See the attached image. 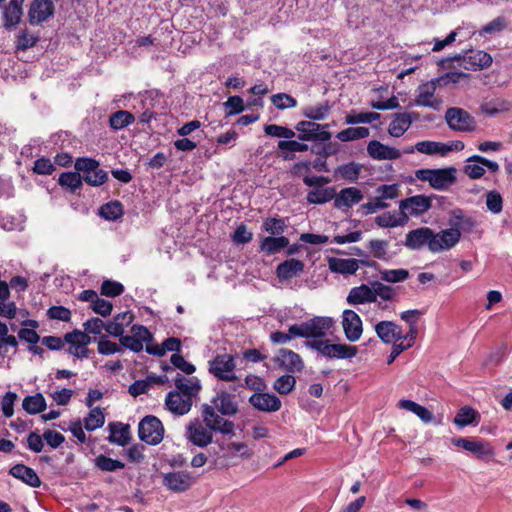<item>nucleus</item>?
<instances>
[{"instance_id":"obj_1","label":"nucleus","mask_w":512,"mask_h":512,"mask_svg":"<svg viewBox=\"0 0 512 512\" xmlns=\"http://www.w3.org/2000/svg\"><path fill=\"white\" fill-rule=\"evenodd\" d=\"M492 57L490 54L482 50H470L465 54H457L453 57L443 58L438 62V65L443 69H453L460 67L465 70H481L490 66Z\"/></svg>"},{"instance_id":"obj_2","label":"nucleus","mask_w":512,"mask_h":512,"mask_svg":"<svg viewBox=\"0 0 512 512\" xmlns=\"http://www.w3.org/2000/svg\"><path fill=\"white\" fill-rule=\"evenodd\" d=\"M334 325L331 317L315 316L300 324L289 326L288 332L297 337L306 339H320L326 337Z\"/></svg>"},{"instance_id":"obj_3","label":"nucleus","mask_w":512,"mask_h":512,"mask_svg":"<svg viewBox=\"0 0 512 512\" xmlns=\"http://www.w3.org/2000/svg\"><path fill=\"white\" fill-rule=\"evenodd\" d=\"M305 346L328 359H350L355 357L358 353L356 346L332 343L328 339L307 340Z\"/></svg>"},{"instance_id":"obj_4","label":"nucleus","mask_w":512,"mask_h":512,"mask_svg":"<svg viewBox=\"0 0 512 512\" xmlns=\"http://www.w3.org/2000/svg\"><path fill=\"white\" fill-rule=\"evenodd\" d=\"M418 180L426 181L429 185L439 191H444L456 183L457 169L455 167L437 169H419L415 172Z\"/></svg>"},{"instance_id":"obj_5","label":"nucleus","mask_w":512,"mask_h":512,"mask_svg":"<svg viewBox=\"0 0 512 512\" xmlns=\"http://www.w3.org/2000/svg\"><path fill=\"white\" fill-rule=\"evenodd\" d=\"M75 169L81 174L82 180L90 186H100L108 179L107 172L101 169L99 162L92 158H77Z\"/></svg>"},{"instance_id":"obj_6","label":"nucleus","mask_w":512,"mask_h":512,"mask_svg":"<svg viewBox=\"0 0 512 512\" xmlns=\"http://www.w3.org/2000/svg\"><path fill=\"white\" fill-rule=\"evenodd\" d=\"M235 358L231 354H219L209 361V372L219 380L232 382L237 380Z\"/></svg>"},{"instance_id":"obj_7","label":"nucleus","mask_w":512,"mask_h":512,"mask_svg":"<svg viewBox=\"0 0 512 512\" xmlns=\"http://www.w3.org/2000/svg\"><path fill=\"white\" fill-rule=\"evenodd\" d=\"M201 418L210 426L214 433L233 436L235 424L233 421L225 419L210 404L201 405Z\"/></svg>"},{"instance_id":"obj_8","label":"nucleus","mask_w":512,"mask_h":512,"mask_svg":"<svg viewBox=\"0 0 512 512\" xmlns=\"http://www.w3.org/2000/svg\"><path fill=\"white\" fill-rule=\"evenodd\" d=\"M138 435L141 441L149 445H157L164 437L163 424L157 417L147 415L138 425Z\"/></svg>"},{"instance_id":"obj_9","label":"nucleus","mask_w":512,"mask_h":512,"mask_svg":"<svg viewBox=\"0 0 512 512\" xmlns=\"http://www.w3.org/2000/svg\"><path fill=\"white\" fill-rule=\"evenodd\" d=\"M186 439L197 447H207L213 442L214 432L203 418H195L186 427Z\"/></svg>"},{"instance_id":"obj_10","label":"nucleus","mask_w":512,"mask_h":512,"mask_svg":"<svg viewBox=\"0 0 512 512\" xmlns=\"http://www.w3.org/2000/svg\"><path fill=\"white\" fill-rule=\"evenodd\" d=\"M438 85H440L439 80L436 78L421 84L417 89L416 98L409 104V107L415 105L428 107L437 111L440 110L442 106V100L435 97V92Z\"/></svg>"},{"instance_id":"obj_11","label":"nucleus","mask_w":512,"mask_h":512,"mask_svg":"<svg viewBox=\"0 0 512 512\" xmlns=\"http://www.w3.org/2000/svg\"><path fill=\"white\" fill-rule=\"evenodd\" d=\"M445 121L453 131L470 132L475 130L474 118L462 108L452 107L447 109Z\"/></svg>"},{"instance_id":"obj_12","label":"nucleus","mask_w":512,"mask_h":512,"mask_svg":"<svg viewBox=\"0 0 512 512\" xmlns=\"http://www.w3.org/2000/svg\"><path fill=\"white\" fill-rule=\"evenodd\" d=\"M329 125H320L312 121H300L296 125V130L299 132L298 138L302 141H328L331 138V133L324 130Z\"/></svg>"},{"instance_id":"obj_13","label":"nucleus","mask_w":512,"mask_h":512,"mask_svg":"<svg viewBox=\"0 0 512 512\" xmlns=\"http://www.w3.org/2000/svg\"><path fill=\"white\" fill-rule=\"evenodd\" d=\"M460 238L461 233L458 228L445 229L439 233L432 231L430 251L432 253H438L449 250L459 242Z\"/></svg>"},{"instance_id":"obj_14","label":"nucleus","mask_w":512,"mask_h":512,"mask_svg":"<svg viewBox=\"0 0 512 512\" xmlns=\"http://www.w3.org/2000/svg\"><path fill=\"white\" fill-rule=\"evenodd\" d=\"M342 329L346 339L349 342L358 341L363 333V324L360 316L351 309H346L342 313Z\"/></svg>"},{"instance_id":"obj_15","label":"nucleus","mask_w":512,"mask_h":512,"mask_svg":"<svg viewBox=\"0 0 512 512\" xmlns=\"http://www.w3.org/2000/svg\"><path fill=\"white\" fill-rule=\"evenodd\" d=\"M399 208L403 214V219L406 221L408 215L419 216L427 212L431 208V198L424 195H416L399 203Z\"/></svg>"},{"instance_id":"obj_16","label":"nucleus","mask_w":512,"mask_h":512,"mask_svg":"<svg viewBox=\"0 0 512 512\" xmlns=\"http://www.w3.org/2000/svg\"><path fill=\"white\" fill-rule=\"evenodd\" d=\"M452 444L466 451L471 452L481 459L491 458L494 456V450L488 442L482 440H471L469 438L455 437L452 438Z\"/></svg>"},{"instance_id":"obj_17","label":"nucleus","mask_w":512,"mask_h":512,"mask_svg":"<svg viewBox=\"0 0 512 512\" xmlns=\"http://www.w3.org/2000/svg\"><path fill=\"white\" fill-rule=\"evenodd\" d=\"M364 265L367 267H373L376 263L373 261L366 260H358L354 258L343 259L330 257L328 258V267L331 272L343 274V275H352L355 274L359 269V265Z\"/></svg>"},{"instance_id":"obj_18","label":"nucleus","mask_w":512,"mask_h":512,"mask_svg":"<svg viewBox=\"0 0 512 512\" xmlns=\"http://www.w3.org/2000/svg\"><path fill=\"white\" fill-rule=\"evenodd\" d=\"M211 406L223 416H234L239 407L236 396L227 391H219L211 400Z\"/></svg>"},{"instance_id":"obj_19","label":"nucleus","mask_w":512,"mask_h":512,"mask_svg":"<svg viewBox=\"0 0 512 512\" xmlns=\"http://www.w3.org/2000/svg\"><path fill=\"white\" fill-rule=\"evenodd\" d=\"M194 483V477L186 471H173L164 474L163 484L173 492H185Z\"/></svg>"},{"instance_id":"obj_20","label":"nucleus","mask_w":512,"mask_h":512,"mask_svg":"<svg viewBox=\"0 0 512 512\" xmlns=\"http://www.w3.org/2000/svg\"><path fill=\"white\" fill-rule=\"evenodd\" d=\"M55 6L52 0H34L28 11L29 22L37 25L53 16Z\"/></svg>"},{"instance_id":"obj_21","label":"nucleus","mask_w":512,"mask_h":512,"mask_svg":"<svg viewBox=\"0 0 512 512\" xmlns=\"http://www.w3.org/2000/svg\"><path fill=\"white\" fill-rule=\"evenodd\" d=\"M165 406L175 415H185L192 407V400L178 391H170L165 398Z\"/></svg>"},{"instance_id":"obj_22","label":"nucleus","mask_w":512,"mask_h":512,"mask_svg":"<svg viewBox=\"0 0 512 512\" xmlns=\"http://www.w3.org/2000/svg\"><path fill=\"white\" fill-rule=\"evenodd\" d=\"M249 403L262 412H276L281 408V400L269 393H254L250 396Z\"/></svg>"},{"instance_id":"obj_23","label":"nucleus","mask_w":512,"mask_h":512,"mask_svg":"<svg viewBox=\"0 0 512 512\" xmlns=\"http://www.w3.org/2000/svg\"><path fill=\"white\" fill-rule=\"evenodd\" d=\"M419 115L417 113H396L393 115V120L390 122L388 127V133L392 137L402 136L411 126L413 121L418 120Z\"/></svg>"},{"instance_id":"obj_24","label":"nucleus","mask_w":512,"mask_h":512,"mask_svg":"<svg viewBox=\"0 0 512 512\" xmlns=\"http://www.w3.org/2000/svg\"><path fill=\"white\" fill-rule=\"evenodd\" d=\"M276 362L281 368L291 373L300 372L304 368L300 355L286 348L279 350Z\"/></svg>"},{"instance_id":"obj_25","label":"nucleus","mask_w":512,"mask_h":512,"mask_svg":"<svg viewBox=\"0 0 512 512\" xmlns=\"http://www.w3.org/2000/svg\"><path fill=\"white\" fill-rule=\"evenodd\" d=\"M431 237L432 230L428 227L411 230L406 235L405 246L412 250H419L424 245H427L430 250Z\"/></svg>"},{"instance_id":"obj_26","label":"nucleus","mask_w":512,"mask_h":512,"mask_svg":"<svg viewBox=\"0 0 512 512\" xmlns=\"http://www.w3.org/2000/svg\"><path fill=\"white\" fill-rule=\"evenodd\" d=\"M375 332L385 344H391L402 339L401 327L392 321H380L375 325Z\"/></svg>"},{"instance_id":"obj_27","label":"nucleus","mask_w":512,"mask_h":512,"mask_svg":"<svg viewBox=\"0 0 512 512\" xmlns=\"http://www.w3.org/2000/svg\"><path fill=\"white\" fill-rule=\"evenodd\" d=\"M363 193L356 187H348L335 194L334 206L337 209H349L352 205L359 203L363 199Z\"/></svg>"},{"instance_id":"obj_28","label":"nucleus","mask_w":512,"mask_h":512,"mask_svg":"<svg viewBox=\"0 0 512 512\" xmlns=\"http://www.w3.org/2000/svg\"><path fill=\"white\" fill-rule=\"evenodd\" d=\"M303 261L291 258L281 262L276 268V276L280 281L290 280L304 271Z\"/></svg>"},{"instance_id":"obj_29","label":"nucleus","mask_w":512,"mask_h":512,"mask_svg":"<svg viewBox=\"0 0 512 512\" xmlns=\"http://www.w3.org/2000/svg\"><path fill=\"white\" fill-rule=\"evenodd\" d=\"M367 152L371 158L376 160H394L401 157V152L398 149L384 145L377 140L369 142Z\"/></svg>"},{"instance_id":"obj_30","label":"nucleus","mask_w":512,"mask_h":512,"mask_svg":"<svg viewBox=\"0 0 512 512\" xmlns=\"http://www.w3.org/2000/svg\"><path fill=\"white\" fill-rule=\"evenodd\" d=\"M372 286L369 287L366 284H362L357 287H353L347 298L346 301L349 305H360V304H366V303H373L374 302V293H373Z\"/></svg>"},{"instance_id":"obj_31","label":"nucleus","mask_w":512,"mask_h":512,"mask_svg":"<svg viewBox=\"0 0 512 512\" xmlns=\"http://www.w3.org/2000/svg\"><path fill=\"white\" fill-rule=\"evenodd\" d=\"M9 474L33 488H37L41 485V480L37 473L32 468L27 467L24 464L14 465L10 469Z\"/></svg>"},{"instance_id":"obj_32","label":"nucleus","mask_w":512,"mask_h":512,"mask_svg":"<svg viewBox=\"0 0 512 512\" xmlns=\"http://www.w3.org/2000/svg\"><path fill=\"white\" fill-rule=\"evenodd\" d=\"M414 150H417L419 153L426 155L439 154L444 156L448 152L452 151V147L436 141H420L415 144L414 148H410L405 152L412 153Z\"/></svg>"},{"instance_id":"obj_33","label":"nucleus","mask_w":512,"mask_h":512,"mask_svg":"<svg viewBox=\"0 0 512 512\" xmlns=\"http://www.w3.org/2000/svg\"><path fill=\"white\" fill-rule=\"evenodd\" d=\"M175 386L181 394L189 397L191 400L195 397L200 389L201 385L197 378H185L180 374H177L175 379Z\"/></svg>"},{"instance_id":"obj_34","label":"nucleus","mask_w":512,"mask_h":512,"mask_svg":"<svg viewBox=\"0 0 512 512\" xmlns=\"http://www.w3.org/2000/svg\"><path fill=\"white\" fill-rule=\"evenodd\" d=\"M398 406L402 409L410 411L417 415L424 423H430L433 420V414L426 407L412 401V400H400Z\"/></svg>"},{"instance_id":"obj_35","label":"nucleus","mask_w":512,"mask_h":512,"mask_svg":"<svg viewBox=\"0 0 512 512\" xmlns=\"http://www.w3.org/2000/svg\"><path fill=\"white\" fill-rule=\"evenodd\" d=\"M23 409L31 415L41 413L46 410L47 404L44 396L41 393L27 396L22 401Z\"/></svg>"},{"instance_id":"obj_36","label":"nucleus","mask_w":512,"mask_h":512,"mask_svg":"<svg viewBox=\"0 0 512 512\" xmlns=\"http://www.w3.org/2000/svg\"><path fill=\"white\" fill-rule=\"evenodd\" d=\"M289 244V239L285 236L280 237H266L262 240L260 244L261 251L267 253L268 255L275 254L287 247Z\"/></svg>"},{"instance_id":"obj_37","label":"nucleus","mask_w":512,"mask_h":512,"mask_svg":"<svg viewBox=\"0 0 512 512\" xmlns=\"http://www.w3.org/2000/svg\"><path fill=\"white\" fill-rule=\"evenodd\" d=\"M111 434L109 441L120 446H125L130 441V426L124 424H110Z\"/></svg>"},{"instance_id":"obj_38","label":"nucleus","mask_w":512,"mask_h":512,"mask_svg":"<svg viewBox=\"0 0 512 512\" xmlns=\"http://www.w3.org/2000/svg\"><path fill=\"white\" fill-rule=\"evenodd\" d=\"M331 105L329 101H324L318 105H309L303 109V115L311 120L319 121L325 119L330 113Z\"/></svg>"},{"instance_id":"obj_39","label":"nucleus","mask_w":512,"mask_h":512,"mask_svg":"<svg viewBox=\"0 0 512 512\" xmlns=\"http://www.w3.org/2000/svg\"><path fill=\"white\" fill-rule=\"evenodd\" d=\"M335 198V190L332 187L320 188L308 192L306 199L311 204H325Z\"/></svg>"},{"instance_id":"obj_40","label":"nucleus","mask_w":512,"mask_h":512,"mask_svg":"<svg viewBox=\"0 0 512 512\" xmlns=\"http://www.w3.org/2000/svg\"><path fill=\"white\" fill-rule=\"evenodd\" d=\"M480 109L482 113L488 116H494L498 113L508 111L510 109V103L506 100L497 98L482 103Z\"/></svg>"},{"instance_id":"obj_41","label":"nucleus","mask_w":512,"mask_h":512,"mask_svg":"<svg viewBox=\"0 0 512 512\" xmlns=\"http://www.w3.org/2000/svg\"><path fill=\"white\" fill-rule=\"evenodd\" d=\"M134 121V115L126 110H119L113 113L109 118L110 126L116 130L123 129L132 124Z\"/></svg>"},{"instance_id":"obj_42","label":"nucleus","mask_w":512,"mask_h":512,"mask_svg":"<svg viewBox=\"0 0 512 512\" xmlns=\"http://www.w3.org/2000/svg\"><path fill=\"white\" fill-rule=\"evenodd\" d=\"M105 423V415L99 407L90 410L87 417L84 418L83 424L87 431H94Z\"/></svg>"},{"instance_id":"obj_43","label":"nucleus","mask_w":512,"mask_h":512,"mask_svg":"<svg viewBox=\"0 0 512 512\" xmlns=\"http://www.w3.org/2000/svg\"><path fill=\"white\" fill-rule=\"evenodd\" d=\"M361 168L362 165L355 162H350L339 166L335 170V174L350 182H356L359 178Z\"/></svg>"},{"instance_id":"obj_44","label":"nucleus","mask_w":512,"mask_h":512,"mask_svg":"<svg viewBox=\"0 0 512 512\" xmlns=\"http://www.w3.org/2000/svg\"><path fill=\"white\" fill-rule=\"evenodd\" d=\"M369 129L366 127L347 128L337 133L336 137L342 142L363 139L369 136Z\"/></svg>"},{"instance_id":"obj_45","label":"nucleus","mask_w":512,"mask_h":512,"mask_svg":"<svg viewBox=\"0 0 512 512\" xmlns=\"http://www.w3.org/2000/svg\"><path fill=\"white\" fill-rule=\"evenodd\" d=\"M82 177L81 174L76 172H64L59 176L58 183L62 187L70 188L71 192H75L78 188L82 186Z\"/></svg>"},{"instance_id":"obj_46","label":"nucleus","mask_w":512,"mask_h":512,"mask_svg":"<svg viewBox=\"0 0 512 512\" xmlns=\"http://www.w3.org/2000/svg\"><path fill=\"white\" fill-rule=\"evenodd\" d=\"M372 288L374 291V302L377 301V297H380L384 301H393L397 296L395 288L381 282L376 281L372 283Z\"/></svg>"},{"instance_id":"obj_47","label":"nucleus","mask_w":512,"mask_h":512,"mask_svg":"<svg viewBox=\"0 0 512 512\" xmlns=\"http://www.w3.org/2000/svg\"><path fill=\"white\" fill-rule=\"evenodd\" d=\"M95 465L102 471L113 472L116 470L123 469L125 464L119 460L112 459L103 454L95 458Z\"/></svg>"},{"instance_id":"obj_48","label":"nucleus","mask_w":512,"mask_h":512,"mask_svg":"<svg viewBox=\"0 0 512 512\" xmlns=\"http://www.w3.org/2000/svg\"><path fill=\"white\" fill-rule=\"evenodd\" d=\"M22 15V9L6 5L3 11L4 27L6 29L15 27L20 22Z\"/></svg>"},{"instance_id":"obj_49","label":"nucleus","mask_w":512,"mask_h":512,"mask_svg":"<svg viewBox=\"0 0 512 512\" xmlns=\"http://www.w3.org/2000/svg\"><path fill=\"white\" fill-rule=\"evenodd\" d=\"M123 214L122 205L118 201L104 204L100 208V215L107 220H116Z\"/></svg>"},{"instance_id":"obj_50","label":"nucleus","mask_w":512,"mask_h":512,"mask_svg":"<svg viewBox=\"0 0 512 512\" xmlns=\"http://www.w3.org/2000/svg\"><path fill=\"white\" fill-rule=\"evenodd\" d=\"M409 277V271L406 269H390L380 271L381 280L388 283H398L405 281Z\"/></svg>"},{"instance_id":"obj_51","label":"nucleus","mask_w":512,"mask_h":512,"mask_svg":"<svg viewBox=\"0 0 512 512\" xmlns=\"http://www.w3.org/2000/svg\"><path fill=\"white\" fill-rule=\"evenodd\" d=\"M476 416L477 412L474 409L465 406L458 411L453 422L459 427H465L471 424L475 420Z\"/></svg>"},{"instance_id":"obj_52","label":"nucleus","mask_w":512,"mask_h":512,"mask_svg":"<svg viewBox=\"0 0 512 512\" xmlns=\"http://www.w3.org/2000/svg\"><path fill=\"white\" fill-rule=\"evenodd\" d=\"M87 333L80 330H73L72 332L66 333L64 341L69 344H79V346H87L91 343L92 338Z\"/></svg>"},{"instance_id":"obj_53","label":"nucleus","mask_w":512,"mask_h":512,"mask_svg":"<svg viewBox=\"0 0 512 512\" xmlns=\"http://www.w3.org/2000/svg\"><path fill=\"white\" fill-rule=\"evenodd\" d=\"M264 132L268 136L285 139H292L295 136V132L292 129L276 124L265 125Z\"/></svg>"},{"instance_id":"obj_54","label":"nucleus","mask_w":512,"mask_h":512,"mask_svg":"<svg viewBox=\"0 0 512 512\" xmlns=\"http://www.w3.org/2000/svg\"><path fill=\"white\" fill-rule=\"evenodd\" d=\"M295 384V377L287 374L279 377L273 387L280 394H289L294 389Z\"/></svg>"},{"instance_id":"obj_55","label":"nucleus","mask_w":512,"mask_h":512,"mask_svg":"<svg viewBox=\"0 0 512 512\" xmlns=\"http://www.w3.org/2000/svg\"><path fill=\"white\" fill-rule=\"evenodd\" d=\"M371 254L380 260H387L388 242L385 240L373 239L368 243Z\"/></svg>"},{"instance_id":"obj_56","label":"nucleus","mask_w":512,"mask_h":512,"mask_svg":"<svg viewBox=\"0 0 512 512\" xmlns=\"http://www.w3.org/2000/svg\"><path fill=\"white\" fill-rule=\"evenodd\" d=\"M380 114L376 112H361L358 114H348L345 117L346 124L371 123L378 120Z\"/></svg>"},{"instance_id":"obj_57","label":"nucleus","mask_w":512,"mask_h":512,"mask_svg":"<svg viewBox=\"0 0 512 512\" xmlns=\"http://www.w3.org/2000/svg\"><path fill=\"white\" fill-rule=\"evenodd\" d=\"M271 102L279 110L287 108H294L297 106V101L291 95L286 93H278L271 97Z\"/></svg>"},{"instance_id":"obj_58","label":"nucleus","mask_w":512,"mask_h":512,"mask_svg":"<svg viewBox=\"0 0 512 512\" xmlns=\"http://www.w3.org/2000/svg\"><path fill=\"white\" fill-rule=\"evenodd\" d=\"M451 228H458L459 231H471L475 226V221L470 217H464L460 210L454 211V221L451 222Z\"/></svg>"},{"instance_id":"obj_59","label":"nucleus","mask_w":512,"mask_h":512,"mask_svg":"<svg viewBox=\"0 0 512 512\" xmlns=\"http://www.w3.org/2000/svg\"><path fill=\"white\" fill-rule=\"evenodd\" d=\"M38 40L37 36L29 34L27 30H22L17 36L16 48L18 50L25 51L34 47Z\"/></svg>"},{"instance_id":"obj_60","label":"nucleus","mask_w":512,"mask_h":512,"mask_svg":"<svg viewBox=\"0 0 512 512\" xmlns=\"http://www.w3.org/2000/svg\"><path fill=\"white\" fill-rule=\"evenodd\" d=\"M286 224L284 220L270 217L263 223V229L271 235H280L284 232Z\"/></svg>"},{"instance_id":"obj_61","label":"nucleus","mask_w":512,"mask_h":512,"mask_svg":"<svg viewBox=\"0 0 512 512\" xmlns=\"http://www.w3.org/2000/svg\"><path fill=\"white\" fill-rule=\"evenodd\" d=\"M124 292V286L116 281L105 280L101 285V294L107 297H116Z\"/></svg>"},{"instance_id":"obj_62","label":"nucleus","mask_w":512,"mask_h":512,"mask_svg":"<svg viewBox=\"0 0 512 512\" xmlns=\"http://www.w3.org/2000/svg\"><path fill=\"white\" fill-rule=\"evenodd\" d=\"M508 26V22L505 17L499 16L487 23L482 29L481 33L483 34H492L501 32L506 29Z\"/></svg>"},{"instance_id":"obj_63","label":"nucleus","mask_w":512,"mask_h":512,"mask_svg":"<svg viewBox=\"0 0 512 512\" xmlns=\"http://www.w3.org/2000/svg\"><path fill=\"white\" fill-rule=\"evenodd\" d=\"M486 205L488 210L494 214H498L502 211L503 200L501 195L496 191H490L486 195Z\"/></svg>"},{"instance_id":"obj_64","label":"nucleus","mask_w":512,"mask_h":512,"mask_svg":"<svg viewBox=\"0 0 512 512\" xmlns=\"http://www.w3.org/2000/svg\"><path fill=\"white\" fill-rule=\"evenodd\" d=\"M50 319L69 322L71 320V311L64 306H52L47 311Z\"/></svg>"}]
</instances>
